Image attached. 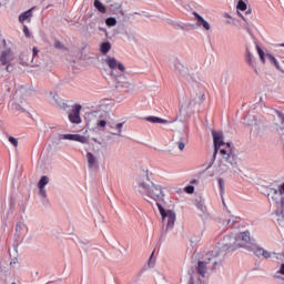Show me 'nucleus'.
<instances>
[{"mask_svg":"<svg viewBox=\"0 0 284 284\" xmlns=\"http://www.w3.org/2000/svg\"><path fill=\"white\" fill-rule=\"evenodd\" d=\"M216 256H219V247H214L206 254L207 261H200L197 263V272L200 276H205V274H207V263L213 258H216Z\"/></svg>","mask_w":284,"mask_h":284,"instance_id":"obj_12","label":"nucleus"},{"mask_svg":"<svg viewBox=\"0 0 284 284\" xmlns=\"http://www.w3.org/2000/svg\"><path fill=\"white\" fill-rule=\"evenodd\" d=\"M104 63L110 70L109 83L112 88H115V90L119 91L124 90V92H134V90H136V84L134 82H130L125 75V65H123L121 61L108 55L104 59Z\"/></svg>","mask_w":284,"mask_h":284,"instance_id":"obj_1","label":"nucleus"},{"mask_svg":"<svg viewBox=\"0 0 284 284\" xmlns=\"http://www.w3.org/2000/svg\"><path fill=\"white\" fill-rule=\"evenodd\" d=\"M178 28H180V30H184L183 26L178 24Z\"/></svg>","mask_w":284,"mask_h":284,"instance_id":"obj_52","label":"nucleus"},{"mask_svg":"<svg viewBox=\"0 0 284 284\" xmlns=\"http://www.w3.org/2000/svg\"><path fill=\"white\" fill-rule=\"evenodd\" d=\"M105 23H106V26H109V28H112V27L116 26V18H108Z\"/></svg>","mask_w":284,"mask_h":284,"instance_id":"obj_35","label":"nucleus"},{"mask_svg":"<svg viewBox=\"0 0 284 284\" xmlns=\"http://www.w3.org/2000/svg\"><path fill=\"white\" fill-rule=\"evenodd\" d=\"M39 54V49L33 48L32 49V58L30 59V51H22L18 58V61L20 65L28 67L30 65L31 68H37V63H34V57Z\"/></svg>","mask_w":284,"mask_h":284,"instance_id":"obj_11","label":"nucleus"},{"mask_svg":"<svg viewBox=\"0 0 284 284\" xmlns=\"http://www.w3.org/2000/svg\"><path fill=\"white\" fill-rule=\"evenodd\" d=\"M158 209L162 216V223L165 225V232H170V230L174 229V223H176V213L172 210L165 211L163 205H159Z\"/></svg>","mask_w":284,"mask_h":284,"instance_id":"obj_9","label":"nucleus"},{"mask_svg":"<svg viewBox=\"0 0 284 284\" xmlns=\"http://www.w3.org/2000/svg\"><path fill=\"white\" fill-rule=\"evenodd\" d=\"M240 17L243 19V21H245V24H244V30L248 31L250 32V23H247V19H245L243 17V14L239 13Z\"/></svg>","mask_w":284,"mask_h":284,"instance_id":"obj_39","label":"nucleus"},{"mask_svg":"<svg viewBox=\"0 0 284 284\" xmlns=\"http://www.w3.org/2000/svg\"><path fill=\"white\" fill-rule=\"evenodd\" d=\"M251 252H253L258 258H261V256L262 258H272V252L258 246L257 244L253 246V250H251Z\"/></svg>","mask_w":284,"mask_h":284,"instance_id":"obj_19","label":"nucleus"},{"mask_svg":"<svg viewBox=\"0 0 284 284\" xmlns=\"http://www.w3.org/2000/svg\"><path fill=\"white\" fill-rule=\"evenodd\" d=\"M26 90H28V87H20L18 92H20V94H23V92H26Z\"/></svg>","mask_w":284,"mask_h":284,"instance_id":"obj_47","label":"nucleus"},{"mask_svg":"<svg viewBox=\"0 0 284 284\" xmlns=\"http://www.w3.org/2000/svg\"><path fill=\"white\" fill-rule=\"evenodd\" d=\"M213 143H214V152L219 154V150L225 145V141H223V132L221 131H212Z\"/></svg>","mask_w":284,"mask_h":284,"instance_id":"obj_17","label":"nucleus"},{"mask_svg":"<svg viewBox=\"0 0 284 284\" xmlns=\"http://www.w3.org/2000/svg\"><path fill=\"white\" fill-rule=\"evenodd\" d=\"M256 245V240L250 236V232L245 231L237 235H226L222 241L223 250H230L234 252V250H239V247H243L248 252H252L253 247Z\"/></svg>","mask_w":284,"mask_h":284,"instance_id":"obj_2","label":"nucleus"},{"mask_svg":"<svg viewBox=\"0 0 284 284\" xmlns=\"http://www.w3.org/2000/svg\"><path fill=\"white\" fill-rule=\"evenodd\" d=\"M280 119H281L282 123H284V114L283 113H280Z\"/></svg>","mask_w":284,"mask_h":284,"instance_id":"obj_50","label":"nucleus"},{"mask_svg":"<svg viewBox=\"0 0 284 284\" xmlns=\"http://www.w3.org/2000/svg\"><path fill=\"white\" fill-rule=\"evenodd\" d=\"M111 49L112 44H110V42H103L100 48L102 54H108V52H110Z\"/></svg>","mask_w":284,"mask_h":284,"instance_id":"obj_29","label":"nucleus"},{"mask_svg":"<svg viewBox=\"0 0 284 284\" xmlns=\"http://www.w3.org/2000/svg\"><path fill=\"white\" fill-rule=\"evenodd\" d=\"M185 143H187V138L180 136L175 144L178 145L179 150L183 152L185 150Z\"/></svg>","mask_w":284,"mask_h":284,"instance_id":"obj_27","label":"nucleus"},{"mask_svg":"<svg viewBox=\"0 0 284 284\" xmlns=\"http://www.w3.org/2000/svg\"><path fill=\"white\" fill-rule=\"evenodd\" d=\"M39 192H40V196H42V199H47L48 197V193L45 191V187L43 186H39Z\"/></svg>","mask_w":284,"mask_h":284,"instance_id":"obj_37","label":"nucleus"},{"mask_svg":"<svg viewBox=\"0 0 284 284\" xmlns=\"http://www.w3.org/2000/svg\"><path fill=\"white\" fill-rule=\"evenodd\" d=\"M83 106H81V104H75L72 106L71 112L69 113V121L71 123H75L77 125H79V123H81V110Z\"/></svg>","mask_w":284,"mask_h":284,"instance_id":"obj_16","label":"nucleus"},{"mask_svg":"<svg viewBox=\"0 0 284 284\" xmlns=\"http://www.w3.org/2000/svg\"><path fill=\"white\" fill-rule=\"evenodd\" d=\"M23 32H24L26 37H30V31L28 30V27L23 28Z\"/></svg>","mask_w":284,"mask_h":284,"instance_id":"obj_48","label":"nucleus"},{"mask_svg":"<svg viewBox=\"0 0 284 284\" xmlns=\"http://www.w3.org/2000/svg\"><path fill=\"white\" fill-rule=\"evenodd\" d=\"M11 284H17L16 282H12Z\"/></svg>","mask_w":284,"mask_h":284,"instance_id":"obj_58","label":"nucleus"},{"mask_svg":"<svg viewBox=\"0 0 284 284\" xmlns=\"http://www.w3.org/2000/svg\"><path fill=\"white\" fill-rule=\"evenodd\" d=\"M266 59L267 61H270V63H273V65L277 69L281 70V65H278V61L276 60V58H274V55L266 53Z\"/></svg>","mask_w":284,"mask_h":284,"instance_id":"obj_28","label":"nucleus"},{"mask_svg":"<svg viewBox=\"0 0 284 284\" xmlns=\"http://www.w3.org/2000/svg\"><path fill=\"white\" fill-rule=\"evenodd\" d=\"M282 45V48H284V43L283 44H281Z\"/></svg>","mask_w":284,"mask_h":284,"instance_id":"obj_57","label":"nucleus"},{"mask_svg":"<svg viewBox=\"0 0 284 284\" xmlns=\"http://www.w3.org/2000/svg\"><path fill=\"white\" fill-rule=\"evenodd\" d=\"M223 183H225V181H223V179H219V185H220L221 192H225V186L223 185Z\"/></svg>","mask_w":284,"mask_h":284,"instance_id":"obj_42","label":"nucleus"},{"mask_svg":"<svg viewBox=\"0 0 284 284\" xmlns=\"http://www.w3.org/2000/svg\"><path fill=\"white\" fill-rule=\"evenodd\" d=\"M13 110H16V112H23V108L20 104H12Z\"/></svg>","mask_w":284,"mask_h":284,"instance_id":"obj_40","label":"nucleus"},{"mask_svg":"<svg viewBox=\"0 0 284 284\" xmlns=\"http://www.w3.org/2000/svg\"><path fill=\"white\" fill-rule=\"evenodd\" d=\"M216 154H219V153H216V151H214L213 156L207 162V168H206L207 170H210V168H212L214 165V161H216Z\"/></svg>","mask_w":284,"mask_h":284,"instance_id":"obj_34","label":"nucleus"},{"mask_svg":"<svg viewBox=\"0 0 284 284\" xmlns=\"http://www.w3.org/2000/svg\"><path fill=\"white\" fill-rule=\"evenodd\" d=\"M49 183H50V178L43 175V176L40 179L38 186H39V187H45Z\"/></svg>","mask_w":284,"mask_h":284,"instance_id":"obj_32","label":"nucleus"},{"mask_svg":"<svg viewBox=\"0 0 284 284\" xmlns=\"http://www.w3.org/2000/svg\"><path fill=\"white\" fill-rule=\"evenodd\" d=\"M50 97L53 105H57V108H60V110H68V103H65V101L59 97V93L51 91Z\"/></svg>","mask_w":284,"mask_h":284,"instance_id":"obj_18","label":"nucleus"},{"mask_svg":"<svg viewBox=\"0 0 284 284\" xmlns=\"http://www.w3.org/2000/svg\"><path fill=\"white\" fill-rule=\"evenodd\" d=\"M225 17H226L227 19H232V18L230 17V14H226Z\"/></svg>","mask_w":284,"mask_h":284,"instance_id":"obj_54","label":"nucleus"},{"mask_svg":"<svg viewBox=\"0 0 284 284\" xmlns=\"http://www.w3.org/2000/svg\"><path fill=\"white\" fill-rule=\"evenodd\" d=\"M12 61H14V52L6 47V41L0 39V69L6 70V72H12L14 70L11 64Z\"/></svg>","mask_w":284,"mask_h":284,"instance_id":"obj_5","label":"nucleus"},{"mask_svg":"<svg viewBox=\"0 0 284 284\" xmlns=\"http://www.w3.org/2000/svg\"><path fill=\"white\" fill-rule=\"evenodd\" d=\"M145 121H149V123H162V124L168 123V120L156 118V116H148V118H145Z\"/></svg>","mask_w":284,"mask_h":284,"instance_id":"obj_26","label":"nucleus"},{"mask_svg":"<svg viewBox=\"0 0 284 284\" xmlns=\"http://www.w3.org/2000/svg\"><path fill=\"white\" fill-rule=\"evenodd\" d=\"M152 180H150V175L148 174V171H144L142 174H140L133 184V187L135 192H139L142 196L148 192L149 187L153 184Z\"/></svg>","mask_w":284,"mask_h":284,"instance_id":"obj_8","label":"nucleus"},{"mask_svg":"<svg viewBox=\"0 0 284 284\" xmlns=\"http://www.w3.org/2000/svg\"><path fill=\"white\" fill-rule=\"evenodd\" d=\"M196 207L202 214H207V206H205L203 199L200 197L196 200Z\"/></svg>","mask_w":284,"mask_h":284,"instance_id":"obj_25","label":"nucleus"},{"mask_svg":"<svg viewBox=\"0 0 284 284\" xmlns=\"http://www.w3.org/2000/svg\"><path fill=\"white\" fill-rule=\"evenodd\" d=\"M215 265H216V261L213 262V267H215Z\"/></svg>","mask_w":284,"mask_h":284,"instance_id":"obj_55","label":"nucleus"},{"mask_svg":"<svg viewBox=\"0 0 284 284\" xmlns=\"http://www.w3.org/2000/svg\"><path fill=\"white\" fill-rule=\"evenodd\" d=\"M185 192H186L187 194H194V186H193V185L186 186V187H185Z\"/></svg>","mask_w":284,"mask_h":284,"instance_id":"obj_41","label":"nucleus"},{"mask_svg":"<svg viewBox=\"0 0 284 284\" xmlns=\"http://www.w3.org/2000/svg\"><path fill=\"white\" fill-rule=\"evenodd\" d=\"M108 128H110V134L113 136H121V132L123 130V122L121 123H112V122H106Z\"/></svg>","mask_w":284,"mask_h":284,"instance_id":"obj_20","label":"nucleus"},{"mask_svg":"<svg viewBox=\"0 0 284 284\" xmlns=\"http://www.w3.org/2000/svg\"><path fill=\"white\" fill-rule=\"evenodd\" d=\"M144 196L151 199L152 201H155L158 207L159 205H161L163 199H165V194H163V189L161 187V185H156L154 183L150 185Z\"/></svg>","mask_w":284,"mask_h":284,"instance_id":"obj_10","label":"nucleus"},{"mask_svg":"<svg viewBox=\"0 0 284 284\" xmlns=\"http://www.w3.org/2000/svg\"><path fill=\"white\" fill-rule=\"evenodd\" d=\"M244 57H245V61L250 65V68H253L254 72H258L256 70V60H254V55L252 54V52L250 51V48H247V47L245 49Z\"/></svg>","mask_w":284,"mask_h":284,"instance_id":"obj_22","label":"nucleus"},{"mask_svg":"<svg viewBox=\"0 0 284 284\" xmlns=\"http://www.w3.org/2000/svg\"><path fill=\"white\" fill-rule=\"evenodd\" d=\"M9 143H11V145H13L14 148H18L19 145V141H17L14 136H9Z\"/></svg>","mask_w":284,"mask_h":284,"instance_id":"obj_36","label":"nucleus"},{"mask_svg":"<svg viewBox=\"0 0 284 284\" xmlns=\"http://www.w3.org/2000/svg\"><path fill=\"white\" fill-rule=\"evenodd\" d=\"M237 10H241L242 12H245V10H247V4L243 0H240L237 2Z\"/></svg>","mask_w":284,"mask_h":284,"instance_id":"obj_33","label":"nucleus"},{"mask_svg":"<svg viewBox=\"0 0 284 284\" xmlns=\"http://www.w3.org/2000/svg\"><path fill=\"white\" fill-rule=\"evenodd\" d=\"M54 48H57L58 50H61L63 48V44L60 41H55Z\"/></svg>","mask_w":284,"mask_h":284,"instance_id":"obj_45","label":"nucleus"},{"mask_svg":"<svg viewBox=\"0 0 284 284\" xmlns=\"http://www.w3.org/2000/svg\"><path fill=\"white\" fill-rule=\"evenodd\" d=\"M277 274H282V276H284V263L281 264L280 270L277 271Z\"/></svg>","mask_w":284,"mask_h":284,"instance_id":"obj_46","label":"nucleus"},{"mask_svg":"<svg viewBox=\"0 0 284 284\" xmlns=\"http://www.w3.org/2000/svg\"><path fill=\"white\" fill-rule=\"evenodd\" d=\"M251 13H252V10L248 9V10L246 11V14H251Z\"/></svg>","mask_w":284,"mask_h":284,"instance_id":"obj_53","label":"nucleus"},{"mask_svg":"<svg viewBox=\"0 0 284 284\" xmlns=\"http://www.w3.org/2000/svg\"><path fill=\"white\" fill-rule=\"evenodd\" d=\"M225 145L226 149H220V154L222 156L217 170L220 174H225V172H236V169L239 168L236 155L232 153V144L227 142Z\"/></svg>","mask_w":284,"mask_h":284,"instance_id":"obj_3","label":"nucleus"},{"mask_svg":"<svg viewBox=\"0 0 284 284\" xmlns=\"http://www.w3.org/2000/svg\"><path fill=\"white\" fill-rule=\"evenodd\" d=\"M257 54L262 61V63H265V59H267V53L261 49V47L256 45Z\"/></svg>","mask_w":284,"mask_h":284,"instance_id":"obj_30","label":"nucleus"},{"mask_svg":"<svg viewBox=\"0 0 284 284\" xmlns=\"http://www.w3.org/2000/svg\"><path fill=\"white\" fill-rule=\"evenodd\" d=\"M195 17V26L197 28H204V30H210V22L206 21L205 19H203V17H201V14H199L197 12L193 13Z\"/></svg>","mask_w":284,"mask_h":284,"instance_id":"obj_21","label":"nucleus"},{"mask_svg":"<svg viewBox=\"0 0 284 284\" xmlns=\"http://www.w3.org/2000/svg\"><path fill=\"white\" fill-rule=\"evenodd\" d=\"M23 234H28V226L23 222H18L16 224L14 241L17 243H23Z\"/></svg>","mask_w":284,"mask_h":284,"instance_id":"obj_14","label":"nucleus"},{"mask_svg":"<svg viewBox=\"0 0 284 284\" xmlns=\"http://www.w3.org/2000/svg\"><path fill=\"white\" fill-rule=\"evenodd\" d=\"M87 125L93 130H105L108 121L103 111H93L87 114Z\"/></svg>","mask_w":284,"mask_h":284,"instance_id":"obj_7","label":"nucleus"},{"mask_svg":"<svg viewBox=\"0 0 284 284\" xmlns=\"http://www.w3.org/2000/svg\"><path fill=\"white\" fill-rule=\"evenodd\" d=\"M60 139L64 141H77L78 143L88 144L90 143V136L81 134H60Z\"/></svg>","mask_w":284,"mask_h":284,"instance_id":"obj_15","label":"nucleus"},{"mask_svg":"<svg viewBox=\"0 0 284 284\" xmlns=\"http://www.w3.org/2000/svg\"><path fill=\"white\" fill-rule=\"evenodd\" d=\"M205 101V92L201 89V87H199L197 84H195V87H193V90H191V105H201V103H203Z\"/></svg>","mask_w":284,"mask_h":284,"instance_id":"obj_13","label":"nucleus"},{"mask_svg":"<svg viewBox=\"0 0 284 284\" xmlns=\"http://www.w3.org/2000/svg\"><path fill=\"white\" fill-rule=\"evenodd\" d=\"M170 68L171 70H173V72H175V74H179L181 79L187 81V83H194L196 81V75L194 74V71L190 70L179 60H172L170 63Z\"/></svg>","mask_w":284,"mask_h":284,"instance_id":"obj_6","label":"nucleus"},{"mask_svg":"<svg viewBox=\"0 0 284 284\" xmlns=\"http://www.w3.org/2000/svg\"><path fill=\"white\" fill-rule=\"evenodd\" d=\"M87 161H88V168L92 169L94 165H97L98 160L97 156L92 152L87 153Z\"/></svg>","mask_w":284,"mask_h":284,"instance_id":"obj_24","label":"nucleus"},{"mask_svg":"<svg viewBox=\"0 0 284 284\" xmlns=\"http://www.w3.org/2000/svg\"><path fill=\"white\" fill-rule=\"evenodd\" d=\"M10 0H3V6H8Z\"/></svg>","mask_w":284,"mask_h":284,"instance_id":"obj_51","label":"nucleus"},{"mask_svg":"<svg viewBox=\"0 0 284 284\" xmlns=\"http://www.w3.org/2000/svg\"><path fill=\"white\" fill-rule=\"evenodd\" d=\"M17 257H14L11 262H10V265H17Z\"/></svg>","mask_w":284,"mask_h":284,"instance_id":"obj_49","label":"nucleus"},{"mask_svg":"<svg viewBox=\"0 0 284 284\" xmlns=\"http://www.w3.org/2000/svg\"><path fill=\"white\" fill-rule=\"evenodd\" d=\"M226 23H229V24H230V23H232V21H230V20H229V21H226Z\"/></svg>","mask_w":284,"mask_h":284,"instance_id":"obj_56","label":"nucleus"},{"mask_svg":"<svg viewBox=\"0 0 284 284\" xmlns=\"http://www.w3.org/2000/svg\"><path fill=\"white\" fill-rule=\"evenodd\" d=\"M265 196H267L270 203L277 207L276 216L277 222L283 223L284 221V192L281 186L272 187L267 186L264 192Z\"/></svg>","mask_w":284,"mask_h":284,"instance_id":"obj_4","label":"nucleus"},{"mask_svg":"<svg viewBox=\"0 0 284 284\" xmlns=\"http://www.w3.org/2000/svg\"><path fill=\"white\" fill-rule=\"evenodd\" d=\"M233 222V223H239V221H241V217H239V216H231V219H229L227 221H226V225H230V222Z\"/></svg>","mask_w":284,"mask_h":284,"instance_id":"obj_38","label":"nucleus"},{"mask_svg":"<svg viewBox=\"0 0 284 284\" xmlns=\"http://www.w3.org/2000/svg\"><path fill=\"white\" fill-rule=\"evenodd\" d=\"M32 10H34V7L19 16L20 23H24L28 19H32Z\"/></svg>","mask_w":284,"mask_h":284,"instance_id":"obj_23","label":"nucleus"},{"mask_svg":"<svg viewBox=\"0 0 284 284\" xmlns=\"http://www.w3.org/2000/svg\"><path fill=\"white\" fill-rule=\"evenodd\" d=\"M153 257H154V252L151 254L149 258V262H148L149 267H154V261H152Z\"/></svg>","mask_w":284,"mask_h":284,"instance_id":"obj_43","label":"nucleus"},{"mask_svg":"<svg viewBox=\"0 0 284 284\" xmlns=\"http://www.w3.org/2000/svg\"><path fill=\"white\" fill-rule=\"evenodd\" d=\"M190 284H203V282L199 277L197 278L191 277V283Z\"/></svg>","mask_w":284,"mask_h":284,"instance_id":"obj_44","label":"nucleus"},{"mask_svg":"<svg viewBox=\"0 0 284 284\" xmlns=\"http://www.w3.org/2000/svg\"><path fill=\"white\" fill-rule=\"evenodd\" d=\"M94 8H97V10H99V12H102V14H105V6H103V3H101V1L94 0Z\"/></svg>","mask_w":284,"mask_h":284,"instance_id":"obj_31","label":"nucleus"}]
</instances>
